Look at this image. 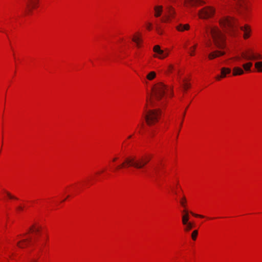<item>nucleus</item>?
<instances>
[{"label": "nucleus", "instance_id": "38", "mask_svg": "<svg viewBox=\"0 0 262 262\" xmlns=\"http://www.w3.org/2000/svg\"><path fill=\"white\" fill-rule=\"evenodd\" d=\"M117 160V158H114L113 159V161H116V160Z\"/></svg>", "mask_w": 262, "mask_h": 262}, {"label": "nucleus", "instance_id": "2", "mask_svg": "<svg viewBox=\"0 0 262 262\" xmlns=\"http://www.w3.org/2000/svg\"><path fill=\"white\" fill-rule=\"evenodd\" d=\"M150 157L145 156L137 158L135 157H128L120 165L116 167V169L122 168L133 167L138 169H143L150 160Z\"/></svg>", "mask_w": 262, "mask_h": 262}, {"label": "nucleus", "instance_id": "6", "mask_svg": "<svg viewBox=\"0 0 262 262\" xmlns=\"http://www.w3.org/2000/svg\"><path fill=\"white\" fill-rule=\"evenodd\" d=\"M214 12V9L211 7H205L199 11V15L201 18H207L213 16Z\"/></svg>", "mask_w": 262, "mask_h": 262}, {"label": "nucleus", "instance_id": "24", "mask_svg": "<svg viewBox=\"0 0 262 262\" xmlns=\"http://www.w3.org/2000/svg\"><path fill=\"white\" fill-rule=\"evenodd\" d=\"M197 46V45H194L193 47L190 48V51L189 52L190 56H193L194 55V51Z\"/></svg>", "mask_w": 262, "mask_h": 262}, {"label": "nucleus", "instance_id": "10", "mask_svg": "<svg viewBox=\"0 0 262 262\" xmlns=\"http://www.w3.org/2000/svg\"><path fill=\"white\" fill-rule=\"evenodd\" d=\"M205 2L202 0H185L184 5L186 7H197L203 5Z\"/></svg>", "mask_w": 262, "mask_h": 262}, {"label": "nucleus", "instance_id": "39", "mask_svg": "<svg viewBox=\"0 0 262 262\" xmlns=\"http://www.w3.org/2000/svg\"><path fill=\"white\" fill-rule=\"evenodd\" d=\"M157 30L158 33H159V34L161 33L160 31L159 30L158 28H157Z\"/></svg>", "mask_w": 262, "mask_h": 262}, {"label": "nucleus", "instance_id": "9", "mask_svg": "<svg viewBox=\"0 0 262 262\" xmlns=\"http://www.w3.org/2000/svg\"><path fill=\"white\" fill-rule=\"evenodd\" d=\"M175 14L174 9L170 6H167L166 8V14L165 18L161 19L162 22H168L171 18H173Z\"/></svg>", "mask_w": 262, "mask_h": 262}, {"label": "nucleus", "instance_id": "42", "mask_svg": "<svg viewBox=\"0 0 262 262\" xmlns=\"http://www.w3.org/2000/svg\"><path fill=\"white\" fill-rule=\"evenodd\" d=\"M185 114V113H184L183 114V118L184 117Z\"/></svg>", "mask_w": 262, "mask_h": 262}, {"label": "nucleus", "instance_id": "19", "mask_svg": "<svg viewBox=\"0 0 262 262\" xmlns=\"http://www.w3.org/2000/svg\"><path fill=\"white\" fill-rule=\"evenodd\" d=\"M183 212H185V214L182 216V223L183 224H186L187 223L189 222V216L188 214V211L186 210H184Z\"/></svg>", "mask_w": 262, "mask_h": 262}, {"label": "nucleus", "instance_id": "36", "mask_svg": "<svg viewBox=\"0 0 262 262\" xmlns=\"http://www.w3.org/2000/svg\"><path fill=\"white\" fill-rule=\"evenodd\" d=\"M29 262H38L36 259H32L30 260Z\"/></svg>", "mask_w": 262, "mask_h": 262}, {"label": "nucleus", "instance_id": "25", "mask_svg": "<svg viewBox=\"0 0 262 262\" xmlns=\"http://www.w3.org/2000/svg\"><path fill=\"white\" fill-rule=\"evenodd\" d=\"M132 40L135 42L136 45H137V46L139 47V41H140V39L139 37H137V36H134L133 38H132Z\"/></svg>", "mask_w": 262, "mask_h": 262}, {"label": "nucleus", "instance_id": "8", "mask_svg": "<svg viewBox=\"0 0 262 262\" xmlns=\"http://www.w3.org/2000/svg\"><path fill=\"white\" fill-rule=\"evenodd\" d=\"M39 3V0H26V12L29 14L32 12L33 9L35 8Z\"/></svg>", "mask_w": 262, "mask_h": 262}, {"label": "nucleus", "instance_id": "33", "mask_svg": "<svg viewBox=\"0 0 262 262\" xmlns=\"http://www.w3.org/2000/svg\"><path fill=\"white\" fill-rule=\"evenodd\" d=\"M151 26H152L151 23H148L147 24V26H146L147 29L148 30H151Z\"/></svg>", "mask_w": 262, "mask_h": 262}, {"label": "nucleus", "instance_id": "29", "mask_svg": "<svg viewBox=\"0 0 262 262\" xmlns=\"http://www.w3.org/2000/svg\"><path fill=\"white\" fill-rule=\"evenodd\" d=\"M184 83L183 84V87L185 90H187L190 87V84L186 82L185 80H184Z\"/></svg>", "mask_w": 262, "mask_h": 262}, {"label": "nucleus", "instance_id": "43", "mask_svg": "<svg viewBox=\"0 0 262 262\" xmlns=\"http://www.w3.org/2000/svg\"><path fill=\"white\" fill-rule=\"evenodd\" d=\"M239 13H242V10H239Z\"/></svg>", "mask_w": 262, "mask_h": 262}, {"label": "nucleus", "instance_id": "34", "mask_svg": "<svg viewBox=\"0 0 262 262\" xmlns=\"http://www.w3.org/2000/svg\"><path fill=\"white\" fill-rule=\"evenodd\" d=\"M16 210L17 211H22L23 210V207L22 206H17L16 207Z\"/></svg>", "mask_w": 262, "mask_h": 262}, {"label": "nucleus", "instance_id": "3", "mask_svg": "<svg viewBox=\"0 0 262 262\" xmlns=\"http://www.w3.org/2000/svg\"><path fill=\"white\" fill-rule=\"evenodd\" d=\"M221 26L231 35H235L237 31V21L230 16H224L220 20Z\"/></svg>", "mask_w": 262, "mask_h": 262}, {"label": "nucleus", "instance_id": "16", "mask_svg": "<svg viewBox=\"0 0 262 262\" xmlns=\"http://www.w3.org/2000/svg\"><path fill=\"white\" fill-rule=\"evenodd\" d=\"M244 73V70L239 68V67H234L233 69V75L237 76V75H241Z\"/></svg>", "mask_w": 262, "mask_h": 262}, {"label": "nucleus", "instance_id": "21", "mask_svg": "<svg viewBox=\"0 0 262 262\" xmlns=\"http://www.w3.org/2000/svg\"><path fill=\"white\" fill-rule=\"evenodd\" d=\"M156 73L154 71H151L147 74L146 78L148 80H151L156 77Z\"/></svg>", "mask_w": 262, "mask_h": 262}, {"label": "nucleus", "instance_id": "23", "mask_svg": "<svg viewBox=\"0 0 262 262\" xmlns=\"http://www.w3.org/2000/svg\"><path fill=\"white\" fill-rule=\"evenodd\" d=\"M255 68L258 72H262V61H258L255 63Z\"/></svg>", "mask_w": 262, "mask_h": 262}, {"label": "nucleus", "instance_id": "12", "mask_svg": "<svg viewBox=\"0 0 262 262\" xmlns=\"http://www.w3.org/2000/svg\"><path fill=\"white\" fill-rule=\"evenodd\" d=\"M221 74L216 77V80H220L221 78H224L226 76L227 74H230L231 70L228 68H222L221 70Z\"/></svg>", "mask_w": 262, "mask_h": 262}, {"label": "nucleus", "instance_id": "40", "mask_svg": "<svg viewBox=\"0 0 262 262\" xmlns=\"http://www.w3.org/2000/svg\"><path fill=\"white\" fill-rule=\"evenodd\" d=\"M207 46H208V47H210V43H207Z\"/></svg>", "mask_w": 262, "mask_h": 262}, {"label": "nucleus", "instance_id": "26", "mask_svg": "<svg viewBox=\"0 0 262 262\" xmlns=\"http://www.w3.org/2000/svg\"><path fill=\"white\" fill-rule=\"evenodd\" d=\"M198 230H194L192 232V234H191V237L192 238L193 240H195L196 238V236L198 235Z\"/></svg>", "mask_w": 262, "mask_h": 262}, {"label": "nucleus", "instance_id": "27", "mask_svg": "<svg viewBox=\"0 0 262 262\" xmlns=\"http://www.w3.org/2000/svg\"><path fill=\"white\" fill-rule=\"evenodd\" d=\"M186 199L185 196H183L180 201L181 205L183 207H186Z\"/></svg>", "mask_w": 262, "mask_h": 262}, {"label": "nucleus", "instance_id": "35", "mask_svg": "<svg viewBox=\"0 0 262 262\" xmlns=\"http://www.w3.org/2000/svg\"><path fill=\"white\" fill-rule=\"evenodd\" d=\"M173 68V67L172 65H169L168 67V70L171 71Z\"/></svg>", "mask_w": 262, "mask_h": 262}, {"label": "nucleus", "instance_id": "15", "mask_svg": "<svg viewBox=\"0 0 262 262\" xmlns=\"http://www.w3.org/2000/svg\"><path fill=\"white\" fill-rule=\"evenodd\" d=\"M240 29L244 32V37L245 39H247L249 37L251 30L248 25H246L244 27H240Z\"/></svg>", "mask_w": 262, "mask_h": 262}, {"label": "nucleus", "instance_id": "5", "mask_svg": "<svg viewBox=\"0 0 262 262\" xmlns=\"http://www.w3.org/2000/svg\"><path fill=\"white\" fill-rule=\"evenodd\" d=\"M161 111L160 109L149 110L146 111L144 118L147 125H154L158 122Z\"/></svg>", "mask_w": 262, "mask_h": 262}, {"label": "nucleus", "instance_id": "28", "mask_svg": "<svg viewBox=\"0 0 262 262\" xmlns=\"http://www.w3.org/2000/svg\"><path fill=\"white\" fill-rule=\"evenodd\" d=\"M30 230L33 232H38L39 231L40 228L39 227H36L35 226H32Z\"/></svg>", "mask_w": 262, "mask_h": 262}, {"label": "nucleus", "instance_id": "1", "mask_svg": "<svg viewBox=\"0 0 262 262\" xmlns=\"http://www.w3.org/2000/svg\"><path fill=\"white\" fill-rule=\"evenodd\" d=\"M166 94L169 95V89L161 82L155 84L152 88V95L149 101L152 106L158 105L155 101L160 102V105H163L166 100Z\"/></svg>", "mask_w": 262, "mask_h": 262}, {"label": "nucleus", "instance_id": "22", "mask_svg": "<svg viewBox=\"0 0 262 262\" xmlns=\"http://www.w3.org/2000/svg\"><path fill=\"white\" fill-rule=\"evenodd\" d=\"M183 225L185 226L184 230L186 232H188L189 230H190L193 226V224L191 222H188L186 223V224H183Z\"/></svg>", "mask_w": 262, "mask_h": 262}, {"label": "nucleus", "instance_id": "37", "mask_svg": "<svg viewBox=\"0 0 262 262\" xmlns=\"http://www.w3.org/2000/svg\"><path fill=\"white\" fill-rule=\"evenodd\" d=\"M235 59L236 60H239L241 59V57H238V56H237L236 57H235Z\"/></svg>", "mask_w": 262, "mask_h": 262}, {"label": "nucleus", "instance_id": "20", "mask_svg": "<svg viewBox=\"0 0 262 262\" xmlns=\"http://www.w3.org/2000/svg\"><path fill=\"white\" fill-rule=\"evenodd\" d=\"M252 66V63L251 62H247L243 64V67L246 71H251V68Z\"/></svg>", "mask_w": 262, "mask_h": 262}, {"label": "nucleus", "instance_id": "31", "mask_svg": "<svg viewBox=\"0 0 262 262\" xmlns=\"http://www.w3.org/2000/svg\"><path fill=\"white\" fill-rule=\"evenodd\" d=\"M254 57L253 60H256V59H261V56L259 54H258L257 55H255L254 54Z\"/></svg>", "mask_w": 262, "mask_h": 262}, {"label": "nucleus", "instance_id": "17", "mask_svg": "<svg viewBox=\"0 0 262 262\" xmlns=\"http://www.w3.org/2000/svg\"><path fill=\"white\" fill-rule=\"evenodd\" d=\"M155 11V16L158 17H159L162 12L163 7L162 6H155L154 8Z\"/></svg>", "mask_w": 262, "mask_h": 262}, {"label": "nucleus", "instance_id": "4", "mask_svg": "<svg viewBox=\"0 0 262 262\" xmlns=\"http://www.w3.org/2000/svg\"><path fill=\"white\" fill-rule=\"evenodd\" d=\"M207 33L210 34L215 46L219 48L224 47L225 37L220 29L216 27H210L207 29Z\"/></svg>", "mask_w": 262, "mask_h": 262}, {"label": "nucleus", "instance_id": "30", "mask_svg": "<svg viewBox=\"0 0 262 262\" xmlns=\"http://www.w3.org/2000/svg\"><path fill=\"white\" fill-rule=\"evenodd\" d=\"M6 194L8 195V196L11 199H15V200L17 199V198L12 195L10 192H8V191L6 192Z\"/></svg>", "mask_w": 262, "mask_h": 262}, {"label": "nucleus", "instance_id": "11", "mask_svg": "<svg viewBox=\"0 0 262 262\" xmlns=\"http://www.w3.org/2000/svg\"><path fill=\"white\" fill-rule=\"evenodd\" d=\"M241 57L245 60H253L254 57L253 52L250 50L244 51L241 53Z\"/></svg>", "mask_w": 262, "mask_h": 262}, {"label": "nucleus", "instance_id": "18", "mask_svg": "<svg viewBox=\"0 0 262 262\" xmlns=\"http://www.w3.org/2000/svg\"><path fill=\"white\" fill-rule=\"evenodd\" d=\"M176 28L179 31H184L189 29V25L188 24H179L177 26Z\"/></svg>", "mask_w": 262, "mask_h": 262}, {"label": "nucleus", "instance_id": "7", "mask_svg": "<svg viewBox=\"0 0 262 262\" xmlns=\"http://www.w3.org/2000/svg\"><path fill=\"white\" fill-rule=\"evenodd\" d=\"M153 50L156 53L154 55V57L158 58L159 59H164L169 54V52L167 51L161 50L160 47L159 45L154 46Z\"/></svg>", "mask_w": 262, "mask_h": 262}, {"label": "nucleus", "instance_id": "32", "mask_svg": "<svg viewBox=\"0 0 262 262\" xmlns=\"http://www.w3.org/2000/svg\"><path fill=\"white\" fill-rule=\"evenodd\" d=\"M190 213H191L192 215H193V216H195V217H202V218L204 217V216H203V215H199V214H195V213H193V212H190Z\"/></svg>", "mask_w": 262, "mask_h": 262}, {"label": "nucleus", "instance_id": "14", "mask_svg": "<svg viewBox=\"0 0 262 262\" xmlns=\"http://www.w3.org/2000/svg\"><path fill=\"white\" fill-rule=\"evenodd\" d=\"M225 54L224 52L220 51H215L211 53H210L208 55V58L209 59H213L216 57H219L220 56L223 55Z\"/></svg>", "mask_w": 262, "mask_h": 262}, {"label": "nucleus", "instance_id": "13", "mask_svg": "<svg viewBox=\"0 0 262 262\" xmlns=\"http://www.w3.org/2000/svg\"><path fill=\"white\" fill-rule=\"evenodd\" d=\"M31 238L23 239L18 242L17 245L20 248H24L28 245V244L31 242Z\"/></svg>", "mask_w": 262, "mask_h": 262}, {"label": "nucleus", "instance_id": "41", "mask_svg": "<svg viewBox=\"0 0 262 262\" xmlns=\"http://www.w3.org/2000/svg\"><path fill=\"white\" fill-rule=\"evenodd\" d=\"M131 137H132V136H131V135H130V136H128V138H129H129H130Z\"/></svg>", "mask_w": 262, "mask_h": 262}]
</instances>
